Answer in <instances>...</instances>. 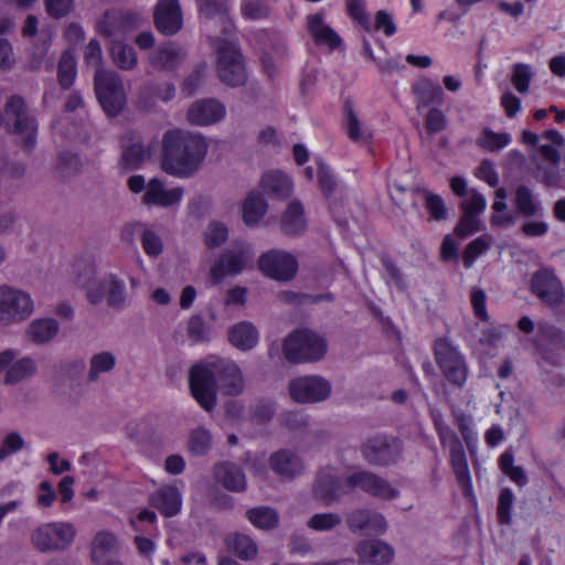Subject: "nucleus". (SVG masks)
Segmentation results:
<instances>
[{
  "label": "nucleus",
  "instance_id": "obj_11",
  "mask_svg": "<svg viewBox=\"0 0 565 565\" xmlns=\"http://www.w3.org/2000/svg\"><path fill=\"white\" fill-rule=\"evenodd\" d=\"M34 309L30 295L8 285L0 286V322L17 323L29 318Z\"/></svg>",
  "mask_w": 565,
  "mask_h": 565
},
{
  "label": "nucleus",
  "instance_id": "obj_54",
  "mask_svg": "<svg viewBox=\"0 0 565 565\" xmlns=\"http://www.w3.org/2000/svg\"><path fill=\"white\" fill-rule=\"evenodd\" d=\"M252 419L258 424L271 420L276 412V405L271 399H259L252 406Z\"/></svg>",
  "mask_w": 565,
  "mask_h": 565
},
{
  "label": "nucleus",
  "instance_id": "obj_52",
  "mask_svg": "<svg viewBox=\"0 0 565 565\" xmlns=\"http://www.w3.org/2000/svg\"><path fill=\"white\" fill-rule=\"evenodd\" d=\"M349 15L365 31H372L371 20L365 11V0H345Z\"/></svg>",
  "mask_w": 565,
  "mask_h": 565
},
{
  "label": "nucleus",
  "instance_id": "obj_6",
  "mask_svg": "<svg viewBox=\"0 0 565 565\" xmlns=\"http://www.w3.org/2000/svg\"><path fill=\"white\" fill-rule=\"evenodd\" d=\"M282 350L289 362H316L327 353V342L310 330H298L285 340Z\"/></svg>",
  "mask_w": 565,
  "mask_h": 565
},
{
  "label": "nucleus",
  "instance_id": "obj_57",
  "mask_svg": "<svg viewBox=\"0 0 565 565\" xmlns=\"http://www.w3.org/2000/svg\"><path fill=\"white\" fill-rule=\"evenodd\" d=\"M486 206V198L476 190H471L468 196L460 204V207L465 214L476 216L481 214L484 211Z\"/></svg>",
  "mask_w": 565,
  "mask_h": 565
},
{
  "label": "nucleus",
  "instance_id": "obj_29",
  "mask_svg": "<svg viewBox=\"0 0 565 565\" xmlns=\"http://www.w3.org/2000/svg\"><path fill=\"white\" fill-rule=\"evenodd\" d=\"M214 476L216 481L230 491L241 492L246 489L245 473L237 465L231 462L216 465Z\"/></svg>",
  "mask_w": 565,
  "mask_h": 565
},
{
  "label": "nucleus",
  "instance_id": "obj_44",
  "mask_svg": "<svg viewBox=\"0 0 565 565\" xmlns=\"http://www.w3.org/2000/svg\"><path fill=\"white\" fill-rule=\"evenodd\" d=\"M492 238L490 235H482L471 241L465 248L462 255L463 266L472 267L475 260L482 255L491 246Z\"/></svg>",
  "mask_w": 565,
  "mask_h": 565
},
{
  "label": "nucleus",
  "instance_id": "obj_49",
  "mask_svg": "<svg viewBox=\"0 0 565 565\" xmlns=\"http://www.w3.org/2000/svg\"><path fill=\"white\" fill-rule=\"evenodd\" d=\"M342 523V518L337 513H316L308 521L307 526L318 532L331 531Z\"/></svg>",
  "mask_w": 565,
  "mask_h": 565
},
{
  "label": "nucleus",
  "instance_id": "obj_15",
  "mask_svg": "<svg viewBox=\"0 0 565 565\" xmlns=\"http://www.w3.org/2000/svg\"><path fill=\"white\" fill-rule=\"evenodd\" d=\"M71 541V525L67 523H46L31 533L33 546L42 553L63 551Z\"/></svg>",
  "mask_w": 565,
  "mask_h": 565
},
{
  "label": "nucleus",
  "instance_id": "obj_34",
  "mask_svg": "<svg viewBox=\"0 0 565 565\" xmlns=\"http://www.w3.org/2000/svg\"><path fill=\"white\" fill-rule=\"evenodd\" d=\"M303 207L298 201L289 203L280 220V228L287 235H297L305 231Z\"/></svg>",
  "mask_w": 565,
  "mask_h": 565
},
{
  "label": "nucleus",
  "instance_id": "obj_8",
  "mask_svg": "<svg viewBox=\"0 0 565 565\" xmlns=\"http://www.w3.org/2000/svg\"><path fill=\"white\" fill-rule=\"evenodd\" d=\"M434 354L445 377L456 386H462L468 376L463 355L447 339L439 338L434 344Z\"/></svg>",
  "mask_w": 565,
  "mask_h": 565
},
{
  "label": "nucleus",
  "instance_id": "obj_36",
  "mask_svg": "<svg viewBox=\"0 0 565 565\" xmlns=\"http://www.w3.org/2000/svg\"><path fill=\"white\" fill-rule=\"evenodd\" d=\"M36 372V364L33 359L24 356L10 365L7 370L3 383L7 385L17 384L33 376Z\"/></svg>",
  "mask_w": 565,
  "mask_h": 565
},
{
  "label": "nucleus",
  "instance_id": "obj_58",
  "mask_svg": "<svg viewBox=\"0 0 565 565\" xmlns=\"http://www.w3.org/2000/svg\"><path fill=\"white\" fill-rule=\"evenodd\" d=\"M482 228L483 224L478 216L463 213L455 228V233L457 236L465 238Z\"/></svg>",
  "mask_w": 565,
  "mask_h": 565
},
{
  "label": "nucleus",
  "instance_id": "obj_18",
  "mask_svg": "<svg viewBox=\"0 0 565 565\" xmlns=\"http://www.w3.org/2000/svg\"><path fill=\"white\" fill-rule=\"evenodd\" d=\"M225 106L216 99L204 98L191 104L186 111V119L194 126H211L224 118Z\"/></svg>",
  "mask_w": 565,
  "mask_h": 565
},
{
  "label": "nucleus",
  "instance_id": "obj_46",
  "mask_svg": "<svg viewBox=\"0 0 565 565\" xmlns=\"http://www.w3.org/2000/svg\"><path fill=\"white\" fill-rule=\"evenodd\" d=\"M424 205L429 213V220L439 222L444 221L448 216V210L444 202V199L430 191L424 190Z\"/></svg>",
  "mask_w": 565,
  "mask_h": 565
},
{
  "label": "nucleus",
  "instance_id": "obj_55",
  "mask_svg": "<svg viewBox=\"0 0 565 565\" xmlns=\"http://www.w3.org/2000/svg\"><path fill=\"white\" fill-rule=\"evenodd\" d=\"M25 441L18 431L9 433L0 445V461L23 449Z\"/></svg>",
  "mask_w": 565,
  "mask_h": 565
},
{
  "label": "nucleus",
  "instance_id": "obj_20",
  "mask_svg": "<svg viewBox=\"0 0 565 565\" xmlns=\"http://www.w3.org/2000/svg\"><path fill=\"white\" fill-rule=\"evenodd\" d=\"M153 18L156 28L164 35H173L182 28V13L178 0H159Z\"/></svg>",
  "mask_w": 565,
  "mask_h": 565
},
{
  "label": "nucleus",
  "instance_id": "obj_56",
  "mask_svg": "<svg viewBox=\"0 0 565 565\" xmlns=\"http://www.w3.org/2000/svg\"><path fill=\"white\" fill-rule=\"evenodd\" d=\"M186 333L194 342L207 341L210 337L209 328L199 315H194L188 320Z\"/></svg>",
  "mask_w": 565,
  "mask_h": 565
},
{
  "label": "nucleus",
  "instance_id": "obj_42",
  "mask_svg": "<svg viewBox=\"0 0 565 565\" xmlns=\"http://www.w3.org/2000/svg\"><path fill=\"white\" fill-rule=\"evenodd\" d=\"M149 156L150 152L141 143L136 142L124 150L121 168L127 171L138 169Z\"/></svg>",
  "mask_w": 565,
  "mask_h": 565
},
{
  "label": "nucleus",
  "instance_id": "obj_63",
  "mask_svg": "<svg viewBox=\"0 0 565 565\" xmlns=\"http://www.w3.org/2000/svg\"><path fill=\"white\" fill-rule=\"evenodd\" d=\"M514 495L510 489H503L499 495L498 502V519L501 523H511V507L513 503Z\"/></svg>",
  "mask_w": 565,
  "mask_h": 565
},
{
  "label": "nucleus",
  "instance_id": "obj_53",
  "mask_svg": "<svg viewBox=\"0 0 565 565\" xmlns=\"http://www.w3.org/2000/svg\"><path fill=\"white\" fill-rule=\"evenodd\" d=\"M424 125L427 134L435 135L447 128L448 118L441 109L434 107L426 114Z\"/></svg>",
  "mask_w": 565,
  "mask_h": 565
},
{
  "label": "nucleus",
  "instance_id": "obj_39",
  "mask_svg": "<svg viewBox=\"0 0 565 565\" xmlns=\"http://www.w3.org/2000/svg\"><path fill=\"white\" fill-rule=\"evenodd\" d=\"M110 55L113 62L121 70L130 71L137 65L138 60L134 47L120 41L111 42Z\"/></svg>",
  "mask_w": 565,
  "mask_h": 565
},
{
  "label": "nucleus",
  "instance_id": "obj_32",
  "mask_svg": "<svg viewBox=\"0 0 565 565\" xmlns=\"http://www.w3.org/2000/svg\"><path fill=\"white\" fill-rule=\"evenodd\" d=\"M230 343L242 350L253 349L258 342V331L255 326L247 321L232 326L227 332Z\"/></svg>",
  "mask_w": 565,
  "mask_h": 565
},
{
  "label": "nucleus",
  "instance_id": "obj_59",
  "mask_svg": "<svg viewBox=\"0 0 565 565\" xmlns=\"http://www.w3.org/2000/svg\"><path fill=\"white\" fill-rule=\"evenodd\" d=\"M242 13L250 20L264 19L269 13V8L264 0H243Z\"/></svg>",
  "mask_w": 565,
  "mask_h": 565
},
{
  "label": "nucleus",
  "instance_id": "obj_19",
  "mask_svg": "<svg viewBox=\"0 0 565 565\" xmlns=\"http://www.w3.org/2000/svg\"><path fill=\"white\" fill-rule=\"evenodd\" d=\"M345 484L348 488L359 487L365 492L385 500L395 499L399 494L398 490L386 480L365 471L351 475L348 477Z\"/></svg>",
  "mask_w": 565,
  "mask_h": 565
},
{
  "label": "nucleus",
  "instance_id": "obj_35",
  "mask_svg": "<svg viewBox=\"0 0 565 565\" xmlns=\"http://www.w3.org/2000/svg\"><path fill=\"white\" fill-rule=\"evenodd\" d=\"M268 204L263 194L252 191L243 203V220L246 225L257 224L266 214Z\"/></svg>",
  "mask_w": 565,
  "mask_h": 565
},
{
  "label": "nucleus",
  "instance_id": "obj_27",
  "mask_svg": "<svg viewBox=\"0 0 565 565\" xmlns=\"http://www.w3.org/2000/svg\"><path fill=\"white\" fill-rule=\"evenodd\" d=\"M152 505L160 511L167 518L177 515L182 505V495L178 488L172 486H166L160 488L151 497Z\"/></svg>",
  "mask_w": 565,
  "mask_h": 565
},
{
  "label": "nucleus",
  "instance_id": "obj_14",
  "mask_svg": "<svg viewBox=\"0 0 565 565\" xmlns=\"http://www.w3.org/2000/svg\"><path fill=\"white\" fill-rule=\"evenodd\" d=\"M364 459L375 466L395 463L402 456V443L388 436H375L367 439L361 447Z\"/></svg>",
  "mask_w": 565,
  "mask_h": 565
},
{
  "label": "nucleus",
  "instance_id": "obj_23",
  "mask_svg": "<svg viewBox=\"0 0 565 565\" xmlns=\"http://www.w3.org/2000/svg\"><path fill=\"white\" fill-rule=\"evenodd\" d=\"M347 525L353 533L373 532L383 534L387 529L384 516L370 510H354L347 515Z\"/></svg>",
  "mask_w": 565,
  "mask_h": 565
},
{
  "label": "nucleus",
  "instance_id": "obj_43",
  "mask_svg": "<svg viewBox=\"0 0 565 565\" xmlns=\"http://www.w3.org/2000/svg\"><path fill=\"white\" fill-rule=\"evenodd\" d=\"M212 446V436L210 431L203 427H198L190 433L188 440V449L195 456L205 455Z\"/></svg>",
  "mask_w": 565,
  "mask_h": 565
},
{
  "label": "nucleus",
  "instance_id": "obj_7",
  "mask_svg": "<svg viewBox=\"0 0 565 565\" xmlns=\"http://www.w3.org/2000/svg\"><path fill=\"white\" fill-rule=\"evenodd\" d=\"M215 47L217 53L216 71L220 81L231 87L243 85L246 82V72L237 46L228 41H218Z\"/></svg>",
  "mask_w": 565,
  "mask_h": 565
},
{
  "label": "nucleus",
  "instance_id": "obj_45",
  "mask_svg": "<svg viewBox=\"0 0 565 565\" xmlns=\"http://www.w3.org/2000/svg\"><path fill=\"white\" fill-rule=\"evenodd\" d=\"M116 365V358L110 352H100L92 356L88 380L95 382L98 375L111 371Z\"/></svg>",
  "mask_w": 565,
  "mask_h": 565
},
{
  "label": "nucleus",
  "instance_id": "obj_4",
  "mask_svg": "<svg viewBox=\"0 0 565 565\" xmlns=\"http://www.w3.org/2000/svg\"><path fill=\"white\" fill-rule=\"evenodd\" d=\"M85 62L95 67V90L104 110L110 115H117L126 103L124 84L119 75L113 71L99 70L102 62V49L97 41L92 40L84 53Z\"/></svg>",
  "mask_w": 565,
  "mask_h": 565
},
{
  "label": "nucleus",
  "instance_id": "obj_9",
  "mask_svg": "<svg viewBox=\"0 0 565 565\" xmlns=\"http://www.w3.org/2000/svg\"><path fill=\"white\" fill-rule=\"evenodd\" d=\"M542 138L548 141L551 145H541L539 152L543 161L548 163L545 167L543 163L533 157L532 160L536 164V169L542 173V182L546 186H556L561 181V174L558 166L561 162V153L555 147H562L565 145V138L561 132L555 129H548L542 134Z\"/></svg>",
  "mask_w": 565,
  "mask_h": 565
},
{
  "label": "nucleus",
  "instance_id": "obj_5",
  "mask_svg": "<svg viewBox=\"0 0 565 565\" xmlns=\"http://www.w3.org/2000/svg\"><path fill=\"white\" fill-rule=\"evenodd\" d=\"M128 189L141 196V203L147 206L171 207L179 205L181 202L184 189L175 186L168 189L164 182L159 178H152L148 182L141 174H134L127 180Z\"/></svg>",
  "mask_w": 565,
  "mask_h": 565
},
{
  "label": "nucleus",
  "instance_id": "obj_13",
  "mask_svg": "<svg viewBox=\"0 0 565 565\" xmlns=\"http://www.w3.org/2000/svg\"><path fill=\"white\" fill-rule=\"evenodd\" d=\"M288 391L296 403H319L330 396L331 384L320 375H305L292 379L288 384Z\"/></svg>",
  "mask_w": 565,
  "mask_h": 565
},
{
  "label": "nucleus",
  "instance_id": "obj_21",
  "mask_svg": "<svg viewBox=\"0 0 565 565\" xmlns=\"http://www.w3.org/2000/svg\"><path fill=\"white\" fill-rule=\"evenodd\" d=\"M355 552L362 565L388 564L394 558V548L380 540H364L360 542Z\"/></svg>",
  "mask_w": 565,
  "mask_h": 565
},
{
  "label": "nucleus",
  "instance_id": "obj_30",
  "mask_svg": "<svg viewBox=\"0 0 565 565\" xmlns=\"http://www.w3.org/2000/svg\"><path fill=\"white\" fill-rule=\"evenodd\" d=\"M184 53L172 43L158 47L149 55L152 68L158 71H173L183 61Z\"/></svg>",
  "mask_w": 565,
  "mask_h": 565
},
{
  "label": "nucleus",
  "instance_id": "obj_1",
  "mask_svg": "<svg viewBox=\"0 0 565 565\" xmlns=\"http://www.w3.org/2000/svg\"><path fill=\"white\" fill-rule=\"evenodd\" d=\"M217 380L221 391L225 395L237 396L244 391L243 373L239 366L228 359L212 355L190 370L191 393L206 412H212L216 406Z\"/></svg>",
  "mask_w": 565,
  "mask_h": 565
},
{
  "label": "nucleus",
  "instance_id": "obj_17",
  "mask_svg": "<svg viewBox=\"0 0 565 565\" xmlns=\"http://www.w3.org/2000/svg\"><path fill=\"white\" fill-rule=\"evenodd\" d=\"M531 290L542 302L550 307L559 306L565 297L558 278L552 270H537L531 279Z\"/></svg>",
  "mask_w": 565,
  "mask_h": 565
},
{
  "label": "nucleus",
  "instance_id": "obj_31",
  "mask_svg": "<svg viewBox=\"0 0 565 565\" xmlns=\"http://www.w3.org/2000/svg\"><path fill=\"white\" fill-rule=\"evenodd\" d=\"M514 204L518 212L526 218L541 217L544 209L541 202L534 195L533 191L525 184H520L515 189Z\"/></svg>",
  "mask_w": 565,
  "mask_h": 565
},
{
  "label": "nucleus",
  "instance_id": "obj_25",
  "mask_svg": "<svg viewBox=\"0 0 565 565\" xmlns=\"http://www.w3.org/2000/svg\"><path fill=\"white\" fill-rule=\"evenodd\" d=\"M270 469L284 479H292L302 473V459L290 450H279L269 458Z\"/></svg>",
  "mask_w": 565,
  "mask_h": 565
},
{
  "label": "nucleus",
  "instance_id": "obj_37",
  "mask_svg": "<svg viewBox=\"0 0 565 565\" xmlns=\"http://www.w3.org/2000/svg\"><path fill=\"white\" fill-rule=\"evenodd\" d=\"M450 463L456 476L457 481L465 488H471V477L467 462V457L462 444L449 449Z\"/></svg>",
  "mask_w": 565,
  "mask_h": 565
},
{
  "label": "nucleus",
  "instance_id": "obj_26",
  "mask_svg": "<svg viewBox=\"0 0 565 565\" xmlns=\"http://www.w3.org/2000/svg\"><path fill=\"white\" fill-rule=\"evenodd\" d=\"M262 191L275 199H286L292 193L290 178L281 171H269L263 174L259 181Z\"/></svg>",
  "mask_w": 565,
  "mask_h": 565
},
{
  "label": "nucleus",
  "instance_id": "obj_41",
  "mask_svg": "<svg viewBox=\"0 0 565 565\" xmlns=\"http://www.w3.org/2000/svg\"><path fill=\"white\" fill-rule=\"evenodd\" d=\"M226 542L227 546L242 559H252L257 554L256 543L247 535L233 534Z\"/></svg>",
  "mask_w": 565,
  "mask_h": 565
},
{
  "label": "nucleus",
  "instance_id": "obj_12",
  "mask_svg": "<svg viewBox=\"0 0 565 565\" xmlns=\"http://www.w3.org/2000/svg\"><path fill=\"white\" fill-rule=\"evenodd\" d=\"M4 115L8 125L13 126V131L23 137L24 147L32 149L36 140V122L28 113L25 102L22 97L11 96L4 105Z\"/></svg>",
  "mask_w": 565,
  "mask_h": 565
},
{
  "label": "nucleus",
  "instance_id": "obj_24",
  "mask_svg": "<svg viewBox=\"0 0 565 565\" xmlns=\"http://www.w3.org/2000/svg\"><path fill=\"white\" fill-rule=\"evenodd\" d=\"M307 30L312 36L315 43L319 46H327L335 50L341 45V39L337 32L326 23L324 14L321 12L309 14L307 17Z\"/></svg>",
  "mask_w": 565,
  "mask_h": 565
},
{
  "label": "nucleus",
  "instance_id": "obj_50",
  "mask_svg": "<svg viewBox=\"0 0 565 565\" xmlns=\"http://www.w3.org/2000/svg\"><path fill=\"white\" fill-rule=\"evenodd\" d=\"M532 77L533 72L529 64L516 63L512 66L511 82L519 93L525 94L529 90Z\"/></svg>",
  "mask_w": 565,
  "mask_h": 565
},
{
  "label": "nucleus",
  "instance_id": "obj_10",
  "mask_svg": "<svg viewBox=\"0 0 565 565\" xmlns=\"http://www.w3.org/2000/svg\"><path fill=\"white\" fill-rule=\"evenodd\" d=\"M254 253L246 244H235L225 249L211 267L210 276L214 284H220L225 276H235L252 265Z\"/></svg>",
  "mask_w": 565,
  "mask_h": 565
},
{
  "label": "nucleus",
  "instance_id": "obj_40",
  "mask_svg": "<svg viewBox=\"0 0 565 565\" xmlns=\"http://www.w3.org/2000/svg\"><path fill=\"white\" fill-rule=\"evenodd\" d=\"M57 330L58 326L53 319H39L30 324L28 334L32 342L42 344L52 340Z\"/></svg>",
  "mask_w": 565,
  "mask_h": 565
},
{
  "label": "nucleus",
  "instance_id": "obj_51",
  "mask_svg": "<svg viewBox=\"0 0 565 565\" xmlns=\"http://www.w3.org/2000/svg\"><path fill=\"white\" fill-rule=\"evenodd\" d=\"M499 465L504 475H507L513 482L519 486H523L527 482V477L524 470L513 465V455L511 452H504L501 455Z\"/></svg>",
  "mask_w": 565,
  "mask_h": 565
},
{
  "label": "nucleus",
  "instance_id": "obj_60",
  "mask_svg": "<svg viewBox=\"0 0 565 565\" xmlns=\"http://www.w3.org/2000/svg\"><path fill=\"white\" fill-rule=\"evenodd\" d=\"M345 114H347V132L349 138L354 142L364 141L366 139L365 132L361 128V124L354 114L350 104H345Z\"/></svg>",
  "mask_w": 565,
  "mask_h": 565
},
{
  "label": "nucleus",
  "instance_id": "obj_33",
  "mask_svg": "<svg viewBox=\"0 0 565 565\" xmlns=\"http://www.w3.org/2000/svg\"><path fill=\"white\" fill-rule=\"evenodd\" d=\"M119 551V542L117 537L107 531L98 532L92 542V561L93 564L111 559V556Z\"/></svg>",
  "mask_w": 565,
  "mask_h": 565
},
{
  "label": "nucleus",
  "instance_id": "obj_48",
  "mask_svg": "<svg viewBox=\"0 0 565 565\" xmlns=\"http://www.w3.org/2000/svg\"><path fill=\"white\" fill-rule=\"evenodd\" d=\"M511 142V136L507 132L497 134L488 128L483 129L478 145L489 151H497Z\"/></svg>",
  "mask_w": 565,
  "mask_h": 565
},
{
  "label": "nucleus",
  "instance_id": "obj_22",
  "mask_svg": "<svg viewBox=\"0 0 565 565\" xmlns=\"http://www.w3.org/2000/svg\"><path fill=\"white\" fill-rule=\"evenodd\" d=\"M315 497L324 504H332L345 493L339 476L333 469L322 470L313 487Z\"/></svg>",
  "mask_w": 565,
  "mask_h": 565
},
{
  "label": "nucleus",
  "instance_id": "obj_28",
  "mask_svg": "<svg viewBox=\"0 0 565 565\" xmlns=\"http://www.w3.org/2000/svg\"><path fill=\"white\" fill-rule=\"evenodd\" d=\"M412 92L415 96L416 108L418 110L431 104H441L445 97L441 86L426 77L414 83Z\"/></svg>",
  "mask_w": 565,
  "mask_h": 565
},
{
  "label": "nucleus",
  "instance_id": "obj_3",
  "mask_svg": "<svg viewBox=\"0 0 565 565\" xmlns=\"http://www.w3.org/2000/svg\"><path fill=\"white\" fill-rule=\"evenodd\" d=\"M73 288L94 306L106 300L110 308L120 310L128 303L124 280L114 274L97 275L90 256L78 257L73 264Z\"/></svg>",
  "mask_w": 565,
  "mask_h": 565
},
{
  "label": "nucleus",
  "instance_id": "obj_62",
  "mask_svg": "<svg viewBox=\"0 0 565 565\" xmlns=\"http://www.w3.org/2000/svg\"><path fill=\"white\" fill-rule=\"evenodd\" d=\"M470 301L475 316L482 321H489L490 317L486 309V292L477 287L471 288Z\"/></svg>",
  "mask_w": 565,
  "mask_h": 565
},
{
  "label": "nucleus",
  "instance_id": "obj_64",
  "mask_svg": "<svg viewBox=\"0 0 565 565\" xmlns=\"http://www.w3.org/2000/svg\"><path fill=\"white\" fill-rule=\"evenodd\" d=\"M372 30H382L386 36H392L396 32V25L392 15L387 11L380 10L375 14V23L374 26H372Z\"/></svg>",
  "mask_w": 565,
  "mask_h": 565
},
{
  "label": "nucleus",
  "instance_id": "obj_47",
  "mask_svg": "<svg viewBox=\"0 0 565 565\" xmlns=\"http://www.w3.org/2000/svg\"><path fill=\"white\" fill-rule=\"evenodd\" d=\"M203 236L204 243L209 248L218 247L227 241L228 230L222 222L212 221L206 226Z\"/></svg>",
  "mask_w": 565,
  "mask_h": 565
},
{
  "label": "nucleus",
  "instance_id": "obj_38",
  "mask_svg": "<svg viewBox=\"0 0 565 565\" xmlns=\"http://www.w3.org/2000/svg\"><path fill=\"white\" fill-rule=\"evenodd\" d=\"M246 518L260 530H271L278 525L279 516L276 510L269 507H257L246 511Z\"/></svg>",
  "mask_w": 565,
  "mask_h": 565
},
{
  "label": "nucleus",
  "instance_id": "obj_16",
  "mask_svg": "<svg viewBox=\"0 0 565 565\" xmlns=\"http://www.w3.org/2000/svg\"><path fill=\"white\" fill-rule=\"evenodd\" d=\"M258 268L267 277L279 281L291 280L298 269V262L288 252L273 249L258 258Z\"/></svg>",
  "mask_w": 565,
  "mask_h": 565
},
{
  "label": "nucleus",
  "instance_id": "obj_61",
  "mask_svg": "<svg viewBox=\"0 0 565 565\" xmlns=\"http://www.w3.org/2000/svg\"><path fill=\"white\" fill-rule=\"evenodd\" d=\"M141 245L145 253L150 257L160 255L163 248L161 238L151 230H145L142 232Z\"/></svg>",
  "mask_w": 565,
  "mask_h": 565
},
{
  "label": "nucleus",
  "instance_id": "obj_2",
  "mask_svg": "<svg viewBox=\"0 0 565 565\" xmlns=\"http://www.w3.org/2000/svg\"><path fill=\"white\" fill-rule=\"evenodd\" d=\"M161 147L162 171L174 178L188 179L202 167L209 143L200 134L174 128L164 132Z\"/></svg>",
  "mask_w": 565,
  "mask_h": 565
}]
</instances>
